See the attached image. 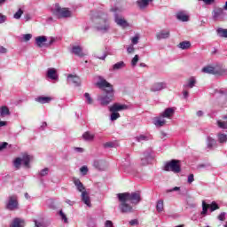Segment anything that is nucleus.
I'll return each mask as SVG.
<instances>
[{
    "label": "nucleus",
    "mask_w": 227,
    "mask_h": 227,
    "mask_svg": "<svg viewBox=\"0 0 227 227\" xmlns=\"http://www.w3.org/2000/svg\"><path fill=\"white\" fill-rule=\"evenodd\" d=\"M98 82H97V86H98L100 90L107 88L104 90L106 95L98 96V102H100L101 106H109V104L113 102V98H114V90H113L112 84L106 82V80L104 79V77L98 76Z\"/></svg>",
    "instance_id": "f257e3e1"
},
{
    "label": "nucleus",
    "mask_w": 227,
    "mask_h": 227,
    "mask_svg": "<svg viewBox=\"0 0 227 227\" xmlns=\"http://www.w3.org/2000/svg\"><path fill=\"white\" fill-rule=\"evenodd\" d=\"M51 13L57 17V19H70L72 17V11L68 8L60 7L59 4H55L51 8Z\"/></svg>",
    "instance_id": "f03ea898"
},
{
    "label": "nucleus",
    "mask_w": 227,
    "mask_h": 227,
    "mask_svg": "<svg viewBox=\"0 0 227 227\" xmlns=\"http://www.w3.org/2000/svg\"><path fill=\"white\" fill-rule=\"evenodd\" d=\"M117 198L120 201L119 208L122 214H132L134 212V207L129 204V200L121 193H118Z\"/></svg>",
    "instance_id": "7ed1b4c3"
},
{
    "label": "nucleus",
    "mask_w": 227,
    "mask_h": 227,
    "mask_svg": "<svg viewBox=\"0 0 227 227\" xmlns=\"http://www.w3.org/2000/svg\"><path fill=\"white\" fill-rule=\"evenodd\" d=\"M5 208L13 212L19 210V197L17 195H11L5 201Z\"/></svg>",
    "instance_id": "20e7f679"
},
{
    "label": "nucleus",
    "mask_w": 227,
    "mask_h": 227,
    "mask_svg": "<svg viewBox=\"0 0 227 227\" xmlns=\"http://www.w3.org/2000/svg\"><path fill=\"white\" fill-rule=\"evenodd\" d=\"M164 171H172V173H180L182 168L180 167V160H171L164 165Z\"/></svg>",
    "instance_id": "39448f33"
},
{
    "label": "nucleus",
    "mask_w": 227,
    "mask_h": 227,
    "mask_svg": "<svg viewBox=\"0 0 227 227\" xmlns=\"http://www.w3.org/2000/svg\"><path fill=\"white\" fill-rule=\"evenodd\" d=\"M99 23L96 26V29L98 31H101V33H107L109 29H111V23H109V20L107 16L104 17L102 20H99Z\"/></svg>",
    "instance_id": "423d86ee"
},
{
    "label": "nucleus",
    "mask_w": 227,
    "mask_h": 227,
    "mask_svg": "<svg viewBox=\"0 0 227 227\" xmlns=\"http://www.w3.org/2000/svg\"><path fill=\"white\" fill-rule=\"evenodd\" d=\"M123 197L130 201L133 205H137L141 201V194L139 192H123L121 193Z\"/></svg>",
    "instance_id": "0eeeda50"
},
{
    "label": "nucleus",
    "mask_w": 227,
    "mask_h": 227,
    "mask_svg": "<svg viewBox=\"0 0 227 227\" xmlns=\"http://www.w3.org/2000/svg\"><path fill=\"white\" fill-rule=\"evenodd\" d=\"M152 149H147L141 157V164L143 166H148L150 164V160H153V155L152 154Z\"/></svg>",
    "instance_id": "6e6552de"
},
{
    "label": "nucleus",
    "mask_w": 227,
    "mask_h": 227,
    "mask_svg": "<svg viewBox=\"0 0 227 227\" xmlns=\"http://www.w3.org/2000/svg\"><path fill=\"white\" fill-rule=\"evenodd\" d=\"M114 22L117 24V26H120L121 27H129L130 24L127 21V20L123 19V17L118 15V13H114Z\"/></svg>",
    "instance_id": "1a4fd4ad"
},
{
    "label": "nucleus",
    "mask_w": 227,
    "mask_h": 227,
    "mask_svg": "<svg viewBox=\"0 0 227 227\" xmlns=\"http://www.w3.org/2000/svg\"><path fill=\"white\" fill-rule=\"evenodd\" d=\"M212 15L214 20H223L225 15L224 9L217 7L213 11Z\"/></svg>",
    "instance_id": "9d476101"
},
{
    "label": "nucleus",
    "mask_w": 227,
    "mask_h": 227,
    "mask_svg": "<svg viewBox=\"0 0 227 227\" xmlns=\"http://www.w3.org/2000/svg\"><path fill=\"white\" fill-rule=\"evenodd\" d=\"M67 84H74V86H81V78L75 74H68Z\"/></svg>",
    "instance_id": "9b49d317"
},
{
    "label": "nucleus",
    "mask_w": 227,
    "mask_h": 227,
    "mask_svg": "<svg viewBox=\"0 0 227 227\" xmlns=\"http://www.w3.org/2000/svg\"><path fill=\"white\" fill-rule=\"evenodd\" d=\"M93 168L98 171H105V169H107V162H106L104 160H94Z\"/></svg>",
    "instance_id": "f8f14e48"
},
{
    "label": "nucleus",
    "mask_w": 227,
    "mask_h": 227,
    "mask_svg": "<svg viewBox=\"0 0 227 227\" xmlns=\"http://www.w3.org/2000/svg\"><path fill=\"white\" fill-rule=\"evenodd\" d=\"M46 75L49 79H51V81H58V79H59L58 71L54 67L48 68Z\"/></svg>",
    "instance_id": "ddd939ff"
},
{
    "label": "nucleus",
    "mask_w": 227,
    "mask_h": 227,
    "mask_svg": "<svg viewBox=\"0 0 227 227\" xmlns=\"http://www.w3.org/2000/svg\"><path fill=\"white\" fill-rule=\"evenodd\" d=\"M206 145L207 150H214L215 146H217V140H215L214 137L208 136L206 139Z\"/></svg>",
    "instance_id": "4468645a"
},
{
    "label": "nucleus",
    "mask_w": 227,
    "mask_h": 227,
    "mask_svg": "<svg viewBox=\"0 0 227 227\" xmlns=\"http://www.w3.org/2000/svg\"><path fill=\"white\" fill-rule=\"evenodd\" d=\"M125 109H128L127 105H120L118 103L109 107L110 113H118L119 111H125Z\"/></svg>",
    "instance_id": "2eb2a0df"
},
{
    "label": "nucleus",
    "mask_w": 227,
    "mask_h": 227,
    "mask_svg": "<svg viewBox=\"0 0 227 227\" xmlns=\"http://www.w3.org/2000/svg\"><path fill=\"white\" fill-rule=\"evenodd\" d=\"M176 17L181 22H189V14L185 11L177 12Z\"/></svg>",
    "instance_id": "dca6fc26"
},
{
    "label": "nucleus",
    "mask_w": 227,
    "mask_h": 227,
    "mask_svg": "<svg viewBox=\"0 0 227 227\" xmlns=\"http://www.w3.org/2000/svg\"><path fill=\"white\" fill-rule=\"evenodd\" d=\"M162 90H166V82H155L151 87V91L157 92V91H162Z\"/></svg>",
    "instance_id": "f3484780"
},
{
    "label": "nucleus",
    "mask_w": 227,
    "mask_h": 227,
    "mask_svg": "<svg viewBox=\"0 0 227 227\" xmlns=\"http://www.w3.org/2000/svg\"><path fill=\"white\" fill-rule=\"evenodd\" d=\"M127 67V64H125L124 61H119L112 66L110 67L109 71L110 72H118V70H121Z\"/></svg>",
    "instance_id": "a211bd4d"
},
{
    "label": "nucleus",
    "mask_w": 227,
    "mask_h": 227,
    "mask_svg": "<svg viewBox=\"0 0 227 227\" xmlns=\"http://www.w3.org/2000/svg\"><path fill=\"white\" fill-rule=\"evenodd\" d=\"M35 43L40 49H42V47H45V43H47V36L41 35L35 37Z\"/></svg>",
    "instance_id": "6ab92c4d"
},
{
    "label": "nucleus",
    "mask_w": 227,
    "mask_h": 227,
    "mask_svg": "<svg viewBox=\"0 0 227 227\" xmlns=\"http://www.w3.org/2000/svg\"><path fill=\"white\" fill-rule=\"evenodd\" d=\"M73 182L79 192H86V187H84V184H82L80 179L74 178Z\"/></svg>",
    "instance_id": "aec40b11"
},
{
    "label": "nucleus",
    "mask_w": 227,
    "mask_h": 227,
    "mask_svg": "<svg viewBox=\"0 0 227 227\" xmlns=\"http://www.w3.org/2000/svg\"><path fill=\"white\" fill-rule=\"evenodd\" d=\"M169 30H161L156 34L157 40H166V38H169Z\"/></svg>",
    "instance_id": "412c9836"
},
{
    "label": "nucleus",
    "mask_w": 227,
    "mask_h": 227,
    "mask_svg": "<svg viewBox=\"0 0 227 227\" xmlns=\"http://www.w3.org/2000/svg\"><path fill=\"white\" fill-rule=\"evenodd\" d=\"M217 127L219 129H223V130H226L227 129V114L223 115L222 120L216 121Z\"/></svg>",
    "instance_id": "4be33fe9"
},
{
    "label": "nucleus",
    "mask_w": 227,
    "mask_h": 227,
    "mask_svg": "<svg viewBox=\"0 0 227 227\" xmlns=\"http://www.w3.org/2000/svg\"><path fill=\"white\" fill-rule=\"evenodd\" d=\"M81 198L82 201L87 205V207H91V200L90 199V193H88V192H82Z\"/></svg>",
    "instance_id": "5701e85b"
},
{
    "label": "nucleus",
    "mask_w": 227,
    "mask_h": 227,
    "mask_svg": "<svg viewBox=\"0 0 227 227\" xmlns=\"http://www.w3.org/2000/svg\"><path fill=\"white\" fill-rule=\"evenodd\" d=\"M153 123L155 127H164V125H166V120L160 115V117H155L153 119Z\"/></svg>",
    "instance_id": "b1692460"
},
{
    "label": "nucleus",
    "mask_w": 227,
    "mask_h": 227,
    "mask_svg": "<svg viewBox=\"0 0 227 227\" xmlns=\"http://www.w3.org/2000/svg\"><path fill=\"white\" fill-rule=\"evenodd\" d=\"M52 98L51 97L40 96L35 98V102H38L39 104H49Z\"/></svg>",
    "instance_id": "393cba45"
},
{
    "label": "nucleus",
    "mask_w": 227,
    "mask_h": 227,
    "mask_svg": "<svg viewBox=\"0 0 227 227\" xmlns=\"http://www.w3.org/2000/svg\"><path fill=\"white\" fill-rule=\"evenodd\" d=\"M175 114V109L166 108L163 113L160 114L161 118H171Z\"/></svg>",
    "instance_id": "a878e982"
},
{
    "label": "nucleus",
    "mask_w": 227,
    "mask_h": 227,
    "mask_svg": "<svg viewBox=\"0 0 227 227\" xmlns=\"http://www.w3.org/2000/svg\"><path fill=\"white\" fill-rule=\"evenodd\" d=\"M153 0H137V4L140 10H145Z\"/></svg>",
    "instance_id": "bb28decb"
},
{
    "label": "nucleus",
    "mask_w": 227,
    "mask_h": 227,
    "mask_svg": "<svg viewBox=\"0 0 227 227\" xmlns=\"http://www.w3.org/2000/svg\"><path fill=\"white\" fill-rule=\"evenodd\" d=\"M208 208H210V204H207L205 200L202 201V211L200 212V215L202 217H207L208 215Z\"/></svg>",
    "instance_id": "cd10ccee"
},
{
    "label": "nucleus",
    "mask_w": 227,
    "mask_h": 227,
    "mask_svg": "<svg viewBox=\"0 0 227 227\" xmlns=\"http://www.w3.org/2000/svg\"><path fill=\"white\" fill-rule=\"evenodd\" d=\"M215 75L224 76L227 75V69L225 67H215Z\"/></svg>",
    "instance_id": "c85d7f7f"
},
{
    "label": "nucleus",
    "mask_w": 227,
    "mask_h": 227,
    "mask_svg": "<svg viewBox=\"0 0 227 227\" xmlns=\"http://www.w3.org/2000/svg\"><path fill=\"white\" fill-rule=\"evenodd\" d=\"M72 53L75 56H79V58H82V56H84V53H82V48H81V46H73Z\"/></svg>",
    "instance_id": "c756f323"
},
{
    "label": "nucleus",
    "mask_w": 227,
    "mask_h": 227,
    "mask_svg": "<svg viewBox=\"0 0 227 227\" xmlns=\"http://www.w3.org/2000/svg\"><path fill=\"white\" fill-rule=\"evenodd\" d=\"M82 138L84 141H94L95 134L91 133V131H86L82 134Z\"/></svg>",
    "instance_id": "7c9ffc66"
},
{
    "label": "nucleus",
    "mask_w": 227,
    "mask_h": 227,
    "mask_svg": "<svg viewBox=\"0 0 227 227\" xmlns=\"http://www.w3.org/2000/svg\"><path fill=\"white\" fill-rule=\"evenodd\" d=\"M10 108L6 106H3L0 107V116L1 118H4V116H10Z\"/></svg>",
    "instance_id": "2f4dec72"
},
{
    "label": "nucleus",
    "mask_w": 227,
    "mask_h": 227,
    "mask_svg": "<svg viewBox=\"0 0 227 227\" xmlns=\"http://www.w3.org/2000/svg\"><path fill=\"white\" fill-rule=\"evenodd\" d=\"M203 74H211L212 75H215V67L211 66H206L202 68Z\"/></svg>",
    "instance_id": "473e14b6"
},
{
    "label": "nucleus",
    "mask_w": 227,
    "mask_h": 227,
    "mask_svg": "<svg viewBox=\"0 0 227 227\" xmlns=\"http://www.w3.org/2000/svg\"><path fill=\"white\" fill-rule=\"evenodd\" d=\"M29 162H31V156L28 154H24L21 158V163L25 168H29Z\"/></svg>",
    "instance_id": "72a5a7b5"
},
{
    "label": "nucleus",
    "mask_w": 227,
    "mask_h": 227,
    "mask_svg": "<svg viewBox=\"0 0 227 227\" xmlns=\"http://www.w3.org/2000/svg\"><path fill=\"white\" fill-rule=\"evenodd\" d=\"M11 227H24V221L20 218H15L12 221Z\"/></svg>",
    "instance_id": "f704fd0d"
},
{
    "label": "nucleus",
    "mask_w": 227,
    "mask_h": 227,
    "mask_svg": "<svg viewBox=\"0 0 227 227\" xmlns=\"http://www.w3.org/2000/svg\"><path fill=\"white\" fill-rule=\"evenodd\" d=\"M156 210L159 214H160V212H164V200H157Z\"/></svg>",
    "instance_id": "c9c22d12"
},
{
    "label": "nucleus",
    "mask_w": 227,
    "mask_h": 227,
    "mask_svg": "<svg viewBox=\"0 0 227 227\" xmlns=\"http://www.w3.org/2000/svg\"><path fill=\"white\" fill-rule=\"evenodd\" d=\"M217 140L221 145H224V143H227V135L224 133H218Z\"/></svg>",
    "instance_id": "e433bc0d"
},
{
    "label": "nucleus",
    "mask_w": 227,
    "mask_h": 227,
    "mask_svg": "<svg viewBox=\"0 0 227 227\" xmlns=\"http://www.w3.org/2000/svg\"><path fill=\"white\" fill-rule=\"evenodd\" d=\"M178 47H179V49H182V51H185L187 49H191V42H189V41L181 42L178 44Z\"/></svg>",
    "instance_id": "4c0bfd02"
},
{
    "label": "nucleus",
    "mask_w": 227,
    "mask_h": 227,
    "mask_svg": "<svg viewBox=\"0 0 227 227\" xmlns=\"http://www.w3.org/2000/svg\"><path fill=\"white\" fill-rule=\"evenodd\" d=\"M185 86H186V88H194V86H196V78L194 76H192L188 80V82Z\"/></svg>",
    "instance_id": "58836bf2"
},
{
    "label": "nucleus",
    "mask_w": 227,
    "mask_h": 227,
    "mask_svg": "<svg viewBox=\"0 0 227 227\" xmlns=\"http://www.w3.org/2000/svg\"><path fill=\"white\" fill-rule=\"evenodd\" d=\"M217 35H220L222 38H227V29L224 28H218Z\"/></svg>",
    "instance_id": "ea45409f"
},
{
    "label": "nucleus",
    "mask_w": 227,
    "mask_h": 227,
    "mask_svg": "<svg viewBox=\"0 0 227 227\" xmlns=\"http://www.w3.org/2000/svg\"><path fill=\"white\" fill-rule=\"evenodd\" d=\"M209 210L210 212H215V210H219V205L213 201L211 204H209Z\"/></svg>",
    "instance_id": "a19ab883"
},
{
    "label": "nucleus",
    "mask_w": 227,
    "mask_h": 227,
    "mask_svg": "<svg viewBox=\"0 0 227 227\" xmlns=\"http://www.w3.org/2000/svg\"><path fill=\"white\" fill-rule=\"evenodd\" d=\"M21 164H22V158H16L13 161V166L17 169L20 168Z\"/></svg>",
    "instance_id": "79ce46f5"
},
{
    "label": "nucleus",
    "mask_w": 227,
    "mask_h": 227,
    "mask_svg": "<svg viewBox=\"0 0 227 227\" xmlns=\"http://www.w3.org/2000/svg\"><path fill=\"white\" fill-rule=\"evenodd\" d=\"M136 140L138 143H144V141H148V137L145 135H139L138 137H136Z\"/></svg>",
    "instance_id": "37998d69"
},
{
    "label": "nucleus",
    "mask_w": 227,
    "mask_h": 227,
    "mask_svg": "<svg viewBox=\"0 0 227 227\" xmlns=\"http://www.w3.org/2000/svg\"><path fill=\"white\" fill-rule=\"evenodd\" d=\"M118 118H120V113L112 112V114L110 115L111 121H115V120H118Z\"/></svg>",
    "instance_id": "c03bdc74"
},
{
    "label": "nucleus",
    "mask_w": 227,
    "mask_h": 227,
    "mask_svg": "<svg viewBox=\"0 0 227 227\" xmlns=\"http://www.w3.org/2000/svg\"><path fill=\"white\" fill-rule=\"evenodd\" d=\"M23 13H24V11H22V9H19L18 12L14 13L13 19H16L17 20H19V19L22 17Z\"/></svg>",
    "instance_id": "a18cd8bd"
},
{
    "label": "nucleus",
    "mask_w": 227,
    "mask_h": 227,
    "mask_svg": "<svg viewBox=\"0 0 227 227\" xmlns=\"http://www.w3.org/2000/svg\"><path fill=\"white\" fill-rule=\"evenodd\" d=\"M105 148H116V143L114 142H106L104 144Z\"/></svg>",
    "instance_id": "49530a36"
},
{
    "label": "nucleus",
    "mask_w": 227,
    "mask_h": 227,
    "mask_svg": "<svg viewBox=\"0 0 227 227\" xmlns=\"http://www.w3.org/2000/svg\"><path fill=\"white\" fill-rule=\"evenodd\" d=\"M34 223H35V227H47V224L43 223V221L38 222L37 220H35Z\"/></svg>",
    "instance_id": "de8ad7c7"
},
{
    "label": "nucleus",
    "mask_w": 227,
    "mask_h": 227,
    "mask_svg": "<svg viewBox=\"0 0 227 227\" xmlns=\"http://www.w3.org/2000/svg\"><path fill=\"white\" fill-rule=\"evenodd\" d=\"M84 98H86L87 104H93V98H91V96L90 95V93L86 92L84 94Z\"/></svg>",
    "instance_id": "09e8293b"
},
{
    "label": "nucleus",
    "mask_w": 227,
    "mask_h": 227,
    "mask_svg": "<svg viewBox=\"0 0 227 227\" xmlns=\"http://www.w3.org/2000/svg\"><path fill=\"white\" fill-rule=\"evenodd\" d=\"M40 176H47L49 175V168H45L39 172Z\"/></svg>",
    "instance_id": "8fccbe9b"
},
{
    "label": "nucleus",
    "mask_w": 227,
    "mask_h": 227,
    "mask_svg": "<svg viewBox=\"0 0 227 227\" xmlns=\"http://www.w3.org/2000/svg\"><path fill=\"white\" fill-rule=\"evenodd\" d=\"M59 214L62 221H64V223H68V218H67V215H65V213H63V210H60Z\"/></svg>",
    "instance_id": "3c124183"
},
{
    "label": "nucleus",
    "mask_w": 227,
    "mask_h": 227,
    "mask_svg": "<svg viewBox=\"0 0 227 227\" xmlns=\"http://www.w3.org/2000/svg\"><path fill=\"white\" fill-rule=\"evenodd\" d=\"M137 61H139V55H135L131 60V66L136 67V65H137Z\"/></svg>",
    "instance_id": "603ef678"
},
{
    "label": "nucleus",
    "mask_w": 227,
    "mask_h": 227,
    "mask_svg": "<svg viewBox=\"0 0 227 227\" xmlns=\"http://www.w3.org/2000/svg\"><path fill=\"white\" fill-rule=\"evenodd\" d=\"M131 43V45H137V43H139V36L135 35L134 37H132Z\"/></svg>",
    "instance_id": "864d4df0"
},
{
    "label": "nucleus",
    "mask_w": 227,
    "mask_h": 227,
    "mask_svg": "<svg viewBox=\"0 0 227 227\" xmlns=\"http://www.w3.org/2000/svg\"><path fill=\"white\" fill-rule=\"evenodd\" d=\"M24 42H29L31 38H33V35L31 34H25L22 35Z\"/></svg>",
    "instance_id": "5fc2aeb1"
},
{
    "label": "nucleus",
    "mask_w": 227,
    "mask_h": 227,
    "mask_svg": "<svg viewBox=\"0 0 227 227\" xmlns=\"http://www.w3.org/2000/svg\"><path fill=\"white\" fill-rule=\"evenodd\" d=\"M217 219H218L219 221H225V220H226V212H222V213L218 215Z\"/></svg>",
    "instance_id": "6e6d98bb"
},
{
    "label": "nucleus",
    "mask_w": 227,
    "mask_h": 227,
    "mask_svg": "<svg viewBox=\"0 0 227 227\" xmlns=\"http://www.w3.org/2000/svg\"><path fill=\"white\" fill-rule=\"evenodd\" d=\"M134 51H136V49L134 48L133 44H130L129 46H128V48H127L128 54H132L134 52Z\"/></svg>",
    "instance_id": "4d7b16f0"
},
{
    "label": "nucleus",
    "mask_w": 227,
    "mask_h": 227,
    "mask_svg": "<svg viewBox=\"0 0 227 227\" xmlns=\"http://www.w3.org/2000/svg\"><path fill=\"white\" fill-rule=\"evenodd\" d=\"M80 171L82 173V175L85 176L88 175V167L83 166L80 168Z\"/></svg>",
    "instance_id": "13d9d810"
},
{
    "label": "nucleus",
    "mask_w": 227,
    "mask_h": 227,
    "mask_svg": "<svg viewBox=\"0 0 227 227\" xmlns=\"http://www.w3.org/2000/svg\"><path fill=\"white\" fill-rule=\"evenodd\" d=\"M199 1H203V3L207 6H210V4H214L215 3V0H199Z\"/></svg>",
    "instance_id": "bf43d9fd"
},
{
    "label": "nucleus",
    "mask_w": 227,
    "mask_h": 227,
    "mask_svg": "<svg viewBox=\"0 0 227 227\" xmlns=\"http://www.w3.org/2000/svg\"><path fill=\"white\" fill-rule=\"evenodd\" d=\"M188 184H192V182H194V174H190L188 176V180H187Z\"/></svg>",
    "instance_id": "052dcab7"
},
{
    "label": "nucleus",
    "mask_w": 227,
    "mask_h": 227,
    "mask_svg": "<svg viewBox=\"0 0 227 227\" xmlns=\"http://www.w3.org/2000/svg\"><path fill=\"white\" fill-rule=\"evenodd\" d=\"M129 224L130 226H137V224H139V221H137V219H133L129 221Z\"/></svg>",
    "instance_id": "680f3d73"
},
{
    "label": "nucleus",
    "mask_w": 227,
    "mask_h": 227,
    "mask_svg": "<svg viewBox=\"0 0 227 227\" xmlns=\"http://www.w3.org/2000/svg\"><path fill=\"white\" fill-rule=\"evenodd\" d=\"M6 22V16L0 13V24H4Z\"/></svg>",
    "instance_id": "e2e57ef3"
},
{
    "label": "nucleus",
    "mask_w": 227,
    "mask_h": 227,
    "mask_svg": "<svg viewBox=\"0 0 227 227\" xmlns=\"http://www.w3.org/2000/svg\"><path fill=\"white\" fill-rule=\"evenodd\" d=\"M106 227H114L113 222L111 220H106L105 223Z\"/></svg>",
    "instance_id": "0e129e2a"
},
{
    "label": "nucleus",
    "mask_w": 227,
    "mask_h": 227,
    "mask_svg": "<svg viewBox=\"0 0 227 227\" xmlns=\"http://www.w3.org/2000/svg\"><path fill=\"white\" fill-rule=\"evenodd\" d=\"M6 146H8V143L4 142L0 145V152H3V150H4V148H6Z\"/></svg>",
    "instance_id": "69168bd1"
},
{
    "label": "nucleus",
    "mask_w": 227,
    "mask_h": 227,
    "mask_svg": "<svg viewBox=\"0 0 227 227\" xmlns=\"http://www.w3.org/2000/svg\"><path fill=\"white\" fill-rule=\"evenodd\" d=\"M178 191H180V187L176 186L170 190H168L167 192H178Z\"/></svg>",
    "instance_id": "338daca9"
},
{
    "label": "nucleus",
    "mask_w": 227,
    "mask_h": 227,
    "mask_svg": "<svg viewBox=\"0 0 227 227\" xmlns=\"http://www.w3.org/2000/svg\"><path fill=\"white\" fill-rule=\"evenodd\" d=\"M88 226H89V227H96L95 221L90 220V221L88 223Z\"/></svg>",
    "instance_id": "774afa93"
}]
</instances>
